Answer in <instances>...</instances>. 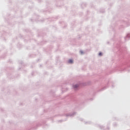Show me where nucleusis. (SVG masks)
I'll return each instance as SVG.
<instances>
[{"label":"nucleus","mask_w":130,"mask_h":130,"mask_svg":"<svg viewBox=\"0 0 130 130\" xmlns=\"http://www.w3.org/2000/svg\"><path fill=\"white\" fill-rule=\"evenodd\" d=\"M69 62V63H73V59H70Z\"/></svg>","instance_id":"1"},{"label":"nucleus","mask_w":130,"mask_h":130,"mask_svg":"<svg viewBox=\"0 0 130 130\" xmlns=\"http://www.w3.org/2000/svg\"><path fill=\"white\" fill-rule=\"evenodd\" d=\"M81 53H83V52L81 51Z\"/></svg>","instance_id":"4"},{"label":"nucleus","mask_w":130,"mask_h":130,"mask_svg":"<svg viewBox=\"0 0 130 130\" xmlns=\"http://www.w3.org/2000/svg\"><path fill=\"white\" fill-rule=\"evenodd\" d=\"M99 55L101 56V55H102V53H99Z\"/></svg>","instance_id":"3"},{"label":"nucleus","mask_w":130,"mask_h":130,"mask_svg":"<svg viewBox=\"0 0 130 130\" xmlns=\"http://www.w3.org/2000/svg\"><path fill=\"white\" fill-rule=\"evenodd\" d=\"M78 87H79L78 85H74V88H78Z\"/></svg>","instance_id":"2"}]
</instances>
